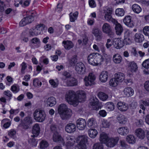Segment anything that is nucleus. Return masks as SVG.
<instances>
[{"mask_svg":"<svg viewBox=\"0 0 149 149\" xmlns=\"http://www.w3.org/2000/svg\"><path fill=\"white\" fill-rule=\"evenodd\" d=\"M77 94L78 97L74 91H69L66 94L65 98L66 101L70 104L76 106L79 102H81L85 100L86 96L84 91H79L77 92Z\"/></svg>","mask_w":149,"mask_h":149,"instance_id":"nucleus-1","label":"nucleus"},{"mask_svg":"<svg viewBox=\"0 0 149 149\" xmlns=\"http://www.w3.org/2000/svg\"><path fill=\"white\" fill-rule=\"evenodd\" d=\"M89 63L92 65L96 66L100 65L103 62L104 58L103 56L99 53H92L89 55L88 57Z\"/></svg>","mask_w":149,"mask_h":149,"instance_id":"nucleus-2","label":"nucleus"},{"mask_svg":"<svg viewBox=\"0 0 149 149\" xmlns=\"http://www.w3.org/2000/svg\"><path fill=\"white\" fill-rule=\"evenodd\" d=\"M34 119L38 122L43 121L45 117V114L44 111L39 109L36 110L33 114Z\"/></svg>","mask_w":149,"mask_h":149,"instance_id":"nucleus-3","label":"nucleus"},{"mask_svg":"<svg viewBox=\"0 0 149 149\" xmlns=\"http://www.w3.org/2000/svg\"><path fill=\"white\" fill-rule=\"evenodd\" d=\"M44 25L41 24L37 25L34 29L31 28L29 31V33L30 36H36L40 34L41 33V30H42L41 27H43Z\"/></svg>","mask_w":149,"mask_h":149,"instance_id":"nucleus-4","label":"nucleus"},{"mask_svg":"<svg viewBox=\"0 0 149 149\" xmlns=\"http://www.w3.org/2000/svg\"><path fill=\"white\" fill-rule=\"evenodd\" d=\"M104 18L106 20L109 22H111L113 23H116L117 20L113 19L111 16L112 10L109 8H107L104 10Z\"/></svg>","mask_w":149,"mask_h":149,"instance_id":"nucleus-5","label":"nucleus"},{"mask_svg":"<svg viewBox=\"0 0 149 149\" xmlns=\"http://www.w3.org/2000/svg\"><path fill=\"white\" fill-rule=\"evenodd\" d=\"M95 79L94 74L92 73H90L88 77H86L84 79L85 85L87 86L93 84Z\"/></svg>","mask_w":149,"mask_h":149,"instance_id":"nucleus-6","label":"nucleus"},{"mask_svg":"<svg viewBox=\"0 0 149 149\" xmlns=\"http://www.w3.org/2000/svg\"><path fill=\"white\" fill-rule=\"evenodd\" d=\"M32 123V118L29 116H27L25 117L22 121L21 125L23 129H27L29 127L30 125Z\"/></svg>","mask_w":149,"mask_h":149,"instance_id":"nucleus-7","label":"nucleus"},{"mask_svg":"<svg viewBox=\"0 0 149 149\" xmlns=\"http://www.w3.org/2000/svg\"><path fill=\"white\" fill-rule=\"evenodd\" d=\"M75 69L77 73L84 74L85 72V67L84 64L81 62L77 63L75 66Z\"/></svg>","mask_w":149,"mask_h":149,"instance_id":"nucleus-8","label":"nucleus"},{"mask_svg":"<svg viewBox=\"0 0 149 149\" xmlns=\"http://www.w3.org/2000/svg\"><path fill=\"white\" fill-rule=\"evenodd\" d=\"M92 33L95 36L97 40L100 41L102 38L101 31L97 27H94L93 28Z\"/></svg>","mask_w":149,"mask_h":149,"instance_id":"nucleus-9","label":"nucleus"},{"mask_svg":"<svg viewBox=\"0 0 149 149\" xmlns=\"http://www.w3.org/2000/svg\"><path fill=\"white\" fill-rule=\"evenodd\" d=\"M119 140L118 137L109 138L106 143V145L110 148L113 147L117 144Z\"/></svg>","mask_w":149,"mask_h":149,"instance_id":"nucleus-10","label":"nucleus"},{"mask_svg":"<svg viewBox=\"0 0 149 149\" xmlns=\"http://www.w3.org/2000/svg\"><path fill=\"white\" fill-rule=\"evenodd\" d=\"M53 140L55 142H59L64 145L65 142L63 138L58 134V132L54 133L53 135Z\"/></svg>","mask_w":149,"mask_h":149,"instance_id":"nucleus-11","label":"nucleus"},{"mask_svg":"<svg viewBox=\"0 0 149 149\" xmlns=\"http://www.w3.org/2000/svg\"><path fill=\"white\" fill-rule=\"evenodd\" d=\"M77 127L78 129L80 130H83L85 128L86 123L84 119L80 118L77 121Z\"/></svg>","mask_w":149,"mask_h":149,"instance_id":"nucleus-12","label":"nucleus"},{"mask_svg":"<svg viewBox=\"0 0 149 149\" xmlns=\"http://www.w3.org/2000/svg\"><path fill=\"white\" fill-rule=\"evenodd\" d=\"M75 139L73 136H68L66 137V147L70 146L72 147V146L75 143Z\"/></svg>","mask_w":149,"mask_h":149,"instance_id":"nucleus-13","label":"nucleus"},{"mask_svg":"<svg viewBox=\"0 0 149 149\" xmlns=\"http://www.w3.org/2000/svg\"><path fill=\"white\" fill-rule=\"evenodd\" d=\"M76 127L75 125L72 123L67 124L65 127V130L68 133H71L74 132L76 130Z\"/></svg>","mask_w":149,"mask_h":149,"instance_id":"nucleus-14","label":"nucleus"},{"mask_svg":"<svg viewBox=\"0 0 149 149\" xmlns=\"http://www.w3.org/2000/svg\"><path fill=\"white\" fill-rule=\"evenodd\" d=\"M113 44L116 49H119L124 46V43L123 40L119 38H115L114 40Z\"/></svg>","mask_w":149,"mask_h":149,"instance_id":"nucleus-15","label":"nucleus"},{"mask_svg":"<svg viewBox=\"0 0 149 149\" xmlns=\"http://www.w3.org/2000/svg\"><path fill=\"white\" fill-rule=\"evenodd\" d=\"M60 114L63 120H67L71 117L72 113L71 110L70 109L63 112Z\"/></svg>","mask_w":149,"mask_h":149,"instance_id":"nucleus-16","label":"nucleus"},{"mask_svg":"<svg viewBox=\"0 0 149 149\" xmlns=\"http://www.w3.org/2000/svg\"><path fill=\"white\" fill-rule=\"evenodd\" d=\"M132 17L130 15L127 16L123 19L124 23L130 27H132L134 26V24L131 20Z\"/></svg>","mask_w":149,"mask_h":149,"instance_id":"nucleus-17","label":"nucleus"},{"mask_svg":"<svg viewBox=\"0 0 149 149\" xmlns=\"http://www.w3.org/2000/svg\"><path fill=\"white\" fill-rule=\"evenodd\" d=\"M118 109L121 111H125L128 109V106L125 102H120L117 104Z\"/></svg>","mask_w":149,"mask_h":149,"instance_id":"nucleus-18","label":"nucleus"},{"mask_svg":"<svg viewBox=\"0 0 149 149\" xmlns=\"http://www.w3.org/2000/svg\"><path fill=\"white\" fill-rule=\"evenodd\" d=\"M102 31L104 33L107 34H110L112 31L111 25L107 23H104L102 26Z\"/></svg>","mask_w":149,"mask_h":149,"instance_id":"nucleus-19","label":"nucleus"},{"mask_svg":"<svg viewBox=\"0 0 149 149\" xmlns=\"http://www.w3.org/2000/svg\"><path fill=\"white\" fill-rule=\"evenodd\" d=\"M30 1L31 0H20L15 1L14 5L16 7H18L19 4L23 7H26L29 5Z\"/></svg>","mask_w":149,"mask_h":149,"instance_id":"nucleus-20","label":"nucleus"},{"mask_svg":"<svg viewBox=\"0 0 149 149\" xmlns=\"http://www.w3.org/2000/svg\"><path fill=\"white\" fill-rule=\"evenodd\" d=\"M88 138L86 135H79L77 138V142L83 145H86V143L87 142Z\"/></svg>","mask_w":149,"mask_h":149,"instance_id":"nucleus-21","label":"nucleus"},{"mask_svg":"<svg viewBox=\"0 0 149 149\" xmlns=\"http://www.w3.org/2000/svg\"><path fill=\"white\" fill-rule=\"evenodd\" d=\"M115 25V29L116 34L119 36L121 35L123 31V28L121 24L118 22L113 23Z\"/></svg>","mask_w":149,"mask_h":149,"instance_id":"nucleus-22","label":"nucleus"},{"mask_svg":"<svg viewBox=\"0 0 149 149\" xmlns=\"http://www.w3.org/2000/svg\"><path fill=\"white\" fill-rule=\"evenodd\" d=\"M46 101L47 106L51 107L55 105L56 103V98L53 96L47 98Z\"/></svg>","mask_w":149,"mask_h":149,"instance_id":"nucleus-23","label":"nucleus"},{"mask_svg":"<svg viewBox=\"0 0 149 149\" xmlns=\"http://www.w3.org/2000/svg\"><path fill=\"white\" fill-rule=\"evenodd\" d=\"M124 94L127 97H129L132 96L134 93L133 89L130 87H127L124 88L123 91Z\"/></svg>","mask_w":149,"mask_h":149,"instance_id":"nucleus-24","label":"nucleus"},{"mask_svg":"<svg viewBox=\"0 0 149 149\" xmlns=\"http://www.w3.org/2000/svg\"><path fill=\"white\" fill-rule=\"evenodd\" d=\"M108 72L107 71H103L101 72L99 76L100 80L102 82H106L108 78Z\"/></svg>","mask_w":149,"mask_h":149,"instance_id":"nucleus-25","label":"nucleus"},{"mask_svg":"<svg viewBox=\"0 0 149 149\" xmlns=\"http://www.w3.org/2000/svg\"><path fill=\"white\" fill-rule=\"evenodd\" d=\"M40 130V128L38 124H36L33 126L32 130V132L33 134L31 136L33 137L37 136L39 134Z\"/></svg>","mask_w":149,"mask_h":149,"instance_id":"nucleus-26","label":"nucleus"},{"mask_svg":"<svg viewBox=\"0 0 149 149\" xmlns=\"http://www.w3.org/2000/svg\"><path fill=\"white\" fill-rule=\"evenodd\" d=\"M136 133L137 137L139 138L143 139L145 137L144 131L141 128H139L136 130Z\"/></svg>","mask_w":149,"mask_h":149,"instance_id":"nucleus-27","label":"nucleus"},{"mask_svg":"<svg viewBox=\"0 0 149 149\" xmlns=\"http://www.w3.org/2000/svg\"><path fill=\"white\" fill-rule=\"evenodd\" d=\"M117 132L120 135H125L129 133V130L127 127H120L118 129Z\"/></svg>","mask_w":149,"mask_h":149,"instance_id":"nucleus-28","label":"nucleus"},{"mask_svg":"<svg viewBox=\"0 0 149 149\" xmlns=\"http://www.w3.org/2000/svg\"><path fill=\"white\" fill-rule=\"evenodd\" d=\"M62 44L65 49L67 50L70 49L74 46L73 43L70 41H64L62 42Z\"/></svg>","mask_w":149,"mask_h":149,"instance_id":"nucleus-29","label":"nucleus"},{"mask_svg":"<svg viewBox=\"0 0 149 149\" xmlns=\"http://www.w3.org/2000/svg\"><path fill=\"white\" fill-rule=\"evenodd\" d=\"M77 81L74 78H71L68 79L67 81V84L68 86H77Z\"/></svg>","mask_w":149,"mask_h":149,"instance_id":"nucleus-30","label":"nucleus"},{"mask_svg":"<svg viewBox=\"0 0 149 149\" xmlns=\"http://www.w3.org/2000/svg\"><path fill=\"white\" fill-rule=\"evenodd\" d=\"M115 77L118 82H121L124 80L125 75L123 73L119 72L115 74Z\"/></svg>","mask_w":149,"mask_h":149,"instance_id":"nucleus-31","label":"nucleus"},{"mask_svg":"<svg viewBox=\"0 0 149 149\" xmlns=\"http://www.w3.org/2000/svg\"><path fill=\"white\" fill-rule=\"evenodd\" d=\"M109 138L107 134L103 132L100 135V141L102 143L106 144Z\"/></svg>","mask_w":149,"mask_h":149,"instance_id":"nucleus-32","label":"nucleus"},{"mask_svg":"<svg viewBox=\"0 0 149 149\" xmlns=\"http://www.w3.org/2000/svg\"><path fill=\"white\" fill-rule=\"evenodd\" d=\"M141 101L142 104H141L139 105V107L140 109H142L143 111V113H144V111L145 110L146 108L145 106H149V99H146L144 100H142Z\"/></svg>","mask_w":149,"mask_h":149,"instance_id":"nucleus-33","label":"nucleus"},{"mask_svg":"<svg viewBox=\"0 0 149 149\" xmlns=\"http://www.w3.org/2000/svg\"><path fill=\"white\" fill-rule=\"evenodd\" d=\"M134 40L136 42H141L144 40L143 35L140 33H137L135 35Z\"/></svg>","mask_w":149,"mask_h":149,"instance_id":"nucleus-34","label":"nucleus"},{"mask_svg":"<svg viewBox=\"0 0 149 149\" xmlns=\"http://www.w3.org/2000/svg\"><path fill=\"white\" fill-rule=\"evenodd\" d=\"M97 130L94 129H91L88 131V134L90 137L94 139L95 138L97 134Z\"/></svg>","mask_w":149,"mask_h":149,"instance_id":"nucleus-35","label":"nucleus"},{"mask_svg":"<svg viewBox=\"0 0 149 149\" xmlns=\"http://www.w3.org/2000/svg\"><path fill=\"white\" fill-rule=\"evenodd\" d=\"M129 68L131 72H134L137 70L138 66L136 63L132 61L129 63Z\"/></svg>","mask_w":149,"mask_h":149,"instance_id":"nucleus-36","label":"nucleus"},{"mask_svg":"<svg viewBox=\"0 0 149 149\" xmlns=\"http://www.w3.org/2000/svg\"><path fill=\"white\" fill-rule=\"evenodd\" d=\"M91 105L93 106L94 110H98L99 109L98 106V100L96 98H93L92 101L90 103Z\"/></svg>","mask_w":149,"mask_h":149,"instance_id":"nucleus-37","label":"nucleus"},{"mask_svg":"<svg viewBox=\"0 0 149 149\" xmlns=\"http://www.w3.org/2000/svg\"><path fill=\"white\" fill-rule=\"evenodd\" d=\"M132 8L133 11L134 13L137 14L140 13L142 10V9L140 6L136 4H133L132 6Z\"/></svg>","mask_w":149,"mask_h":149,"instance_id":"nucleus-38","label":"nucleus"},{"mask_svg":"<svg viewBox=\"0 0 149 149\" xmlns=\"http://www.w3.org/2000/svg\"><path fill=\"white\" fill-rule=\"evenodd\" d=\"M67 106L65 104H60L58 107V110L59 114L62 113L63 112L69 109Z\"/></svg>","mask_w":149,"mask_h":149,"instance_id":"nucleus-39","label":"nucleus"},{"mask_svg":"<svg viewBox=\"0 0 149 149\" xmlns=\"http://www.w3.org/2000/svg\"><path fill=\"white\" fill-rule=\"evenodd\" d=\"M78 13L76 11L74 13H71L69 15L70 18V21L73 22L77 19L78 15Z\"/></svg>","mask_w":149,"mask_h":149,"instance_id":"nucleus-40","label":"nucleus"},{"mask_svg":"<svg viewBox=\"0 0 149 149\" xmlns=\"http://www.w3.org/2000/svg\"><path fill=\"white\" fill-rule=\"evenodd\" d=\"M118 123L120 124H125L127 121V118L124 116L122 115H119L117 118Z\"/></svg>","mask_w":149,"mask_h":149,"instance_id":"nucleus-41","label":"nucleus"},{"mask_svg":"<svg viewBox=\"0 0 149 149\" xmlns=\"http://www.w3.org/2000/svg\"><path fill=\"white\" fill-rule=\"evenodd\" d=\"M127 141L130 144H134L135 143L136 139L134 136L132 135H127L126 137Z\"/></svg>","mask_w":149,"mask_h":149,"instance_id":"nucleus-42","label":"nucleus"},{"mask_svg":"<svg viewBox=\"0 0 149 149\" xmlns=\"http://www.w3.org/2000/svg\"><path fill=\"white\" fill-rule=\"evenodd\" d=\"M99 98L102 101L106 100L108 98V96L106 93L102 92H99L97 94Z\"/></svg>","mask_w":149,"mask_h":149,"instance_id":"nucleus-43","label":"nucleus"},{"mask_svg":"<svg viewBox=\"0 0 149 149\" xmlns=\"http://www.w3.org/2000/svg\"><path fill=\"white\" fill-rule=\"evenodd\" d=\"M113 60L115 63H119L122 61V57L119 54H116L113 55Z\"/></svg>","mask_w":149,"mask_h":149,"instance_id":"nucleus-44","label":"nucleus"},{"mask_svg":"<svg viewBox=\"0 0 149 149\" xmlns=\"http://www.w3.org/2000/svg\"><path fill=\"white\" fill-rule=\"evenodd\" d=\"M96 119L94 118H91L88 119L87 125L89 127H94L96 124Z\"/></svg>","mask_w":149,"mask_h":149,"instance_id":"nucleus-45","label":"nucleus"},{"mask_svg":"<svg viewBox=\"0 0 149 149\" xmlns=\"http://www.w3.org/2000/svg\"><path fill=\"white\" fill-rule=\"evenodd\" d=\"M105 106L106 108L109 111L113 110L114 109V106L113 103L111 102H109L106 103Z\"/></svg>","mask_w":149,"mask_h":149,"instance_id":"nucleus-46","label":"nucleus"},{"mask_svg":"<svg viewBox=\"0 0 149 149\" xmlns=\"http://www.w3.org/2000/svg\"><path fill=\"white\" fill-rule=\"evenodd\" d=\"M115 13L118 16H123L124 15L125 11L123 8H118L116 10Z\"/></svg>","mask_w":149,"mask_h":149,"instance_id":"nucleus-47","label":"nucleus"},{"mask_svg":"<svg viewBox=\"0 0 149 149\" xmlns=\"http://www.w3.org/2000/svg\"><path fill=\"white\" fill-rule=\"evenodd\" d=\"M118 82L116 79L114 78H112L109 81V85L113 87H116L117 86L118 84Z\"/></svg>","mask_w":149,"mask_h":149,"instance_id":"nucleus-48","label":"nucleus"},{"mask_svg":"<svg viewBox=\"0 0 149 149\" xmlns=\"http://www.w3.org/2000/svg\"><path fill=\"white\" fill-rule=\"evenodd\" d=\"M31 15L25 17L26 21L28 24L31 23L34 19V17L35 15L33 13H31Z\"/></svg>","mask_w":149,"mask_h":149,"instance_id":"nucleus-49","label":"nucleus"},{"mask_svg":"<svg viewBox=\"0 0 149 149\" xmlns=\"http://www.w3.org/2000/svg\"><path fill=\"white\" fill-rule=\"evenodd\" d=\"M33 85L36 87L39 88L42 85V82L38 78H35L33 81Z\"/></svg>","mask_w":149,"mask_h":149,"instance_id":"nucleus-50","label":"nucleus"},{"mask_svg":"<svg viewBox=\"0 0 149 149\" xmlns=\"http://www.w3.org/2000/svg\"><path fill=\"white\" fill-rule=\"evenodd\" d=\"M55 81L53 79H50L49 81V82L53 88H56L57 87L58 85V82L57 80H56Z\"/></svg>","mask_w":149,"mask_h":149,"instance_id":"nucleus-51","label":"nucleus"},{"mask_svg":"<svg viewBox=\"0 0 149 149\" xmlns=\"http://www.w3.org/2000/svg\"><path fill=\"white\" fill-rule=\"evenodd\" d=\"M103 146L102 144L100 143H97L93 146V149H103Z\"/></svg>","mask_w":149,"mask_h":149,"instance_id":"nucleus-52","label":"nucleus"},{"mask_svg":"<svg viewBox=\"0 0 149 149\" xmlns=\"http://www.w3.org/2000/svg\"><path fill=\"white\" fill-rule=\"evenodd\" d=\"M77 56L76 55L73 56L69 60L70 64L71 65H73L77 62Z\"/></svg>","mask_w":149,"mask_h":149,"instance_id":"nucleus-53","label":"nucleus"},{"mask_svg":"<svg viewBox=\"0 0 149 149\" xmlns=\"http://www.w3.org/2000/svg\"><path fill=\"white\" fill-rule=\"evenodd\" d=\"M4 95L8 97L7 100L9 101L12 97V94L11 92L9 90L5 91L3 93Z\"/></svg>","mask_w":149,"mask_h":149,"instance_id":"nucleus-54","label":"nucleus"},{"mask_svg":"<svg viewBox=\"0 0 149 149\" xmlns=\"http://www.w3.org/2000/svg\"><path fill=\"white\" fill-rule=\"evenodd\" d=\"M142 66L146 69H149V58L145 60L142 64Z\"/></svg>","mask_w":149,"mask_h":149,"instance_id":"nucleus-55","label":"nucleus"},{"mask_svg":"<svg viewBox=\"0 0 149 149\" xmlns=\"http://www.w3.org/2000/svg\"><path fill=\"white\" fill-rule=\"evenodd\" d=\"M11 90L14 93L18 92L19 90V87L16 85H14L11 88Z\"/></svg>","mask_w":149,"mask_h":149,"instance_id":"nucleus-56","label":"nucleus"},{"mask_svg":"<svg viewBox=\"0 0 149 149\" xmlns=\"http://www.w3.org/2000/svg\"><path fill=\"white\" fill-rule=\"evenodd\" d=\"M48 146L47 142L45 141H42L40 143V147L42 148H45Z\"/></svg>","mask_w":149,"mask_h":149,"instance_id":"nucleus-57","label":"nucleus"},{"mask_svg":"<svg viewBox=\"0 0 149 149\" xmlns=\"http://www.w3.org/2000/svg\"><path fill=\"white\" fill-rule=\"evenodd\" d=\"M143 32L146 36H149V26H145L143 29Z\"/></svg>","mask_w":149,"mask_h":149,"instance_id":"nucleus-58","label":"nucleus"},{"mask_svg":"<svg viewBox=\"0 0 149 149\" xmlns=\"http://www.w3.org/2000/svg\"><path fill=\"white\" fill-rule=\"evenodd\" d=\"M78 144L75 146V149H86V145H83L78 143Z\"/></svg>","mask_w":149,"mask_h":149,"instance_id":"nucleus-59","label":"nucleus"},{"mask_svg":"<svg viewBox=\"0 0 149 149\" xmlns=\"http://www.w3.org/2000/svg\"><path fill=\"white\" fill-rule=\"evenodd\" d=\"M6 120V119H4L3 120L1 121V123L3 124V127L6 128L8 127L10 125V123L9 122H7L6 123H4Z\"/></svg>","mask_w":149,"mask_h":149,"instance_id":"nucleus-60","label":"nucleus"},{"mask_svg":"<svg viewBox=\"0 0 149 149\" xmlns=\"http://www.w3.org/2000/svg\"><path fill=\"white\" fill-rule=\"evenodd\" d=\"M22 69H21V73L23 74L24 73V70L27 68V65L26 63L23 62L21 64Z\"/></svg>","mask_w":149,"mask_h":149,"instance_id":"nucleus-61","label":"nucleus"},{"mask_svg":"<svg viewBox=\"0 0 149 149\" xmlns=\"http://www.w3.org/2000/svg\"><path fill=\"white\" fill-rule=\"evenodd\" d=\"M31 42L33 44L39 43L40 42V40L36 37L32 39L31 40Z\"/></svg>","mask_w":149,"mask_h":149,"instance_id":"nucleus-62","label":"nucleus"},{"mask_svg":"<svg viewBox=\"0 0 149 149\" xmlns=\"http://www.w3.org/2000/svg\"><path fill=\"white\" fill-rule=\"evenodd\" d=\"M102 125L104 127L107 128L109 127L111 125V124L109 122L106 120L104 121L102 123Z\"/></svg>","mask_w":149,"mask_h":149,"instance_id":"nucleus-63","label":"nucleus"},{"mask_svg":"<svg viewBox=\"0 0 149 149\" xmlns=\"http://www.w3.org/2000/svg\"><path fill=\"white\" fill-rule=\"evenodd\" d=\"M144 86L146 91H149V81H147L145 82Z\"/></svg>","mask_w":149,"mask_h":149,"instance_id":"nucleus-64","label":"nucleus"}]
</instances>
